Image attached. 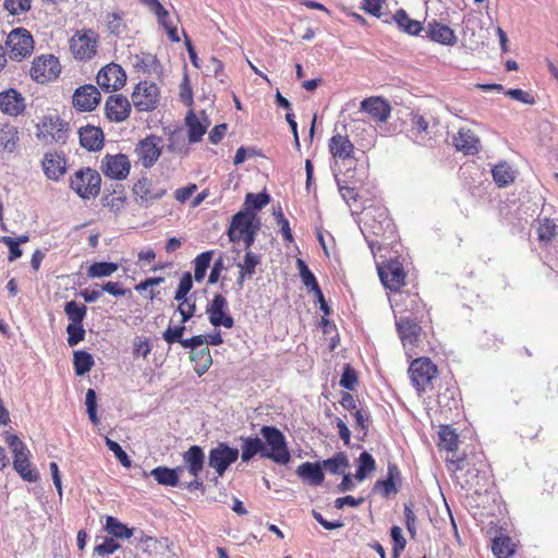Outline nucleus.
Segmentation results:
<instances>
[{
  "label": "nucleus",
  "mask_w": 558,
  "mask_h": 558,
  "mask_svg": "<svg viewBox=\"0 0 558 558\" xmlns=\"http://www.w3.org/2000/svg\"><path fill=\"white\" fill-rule=\"evenodd\" d=\"M360 229L373 253L381 250L383 245H389L396 236V226L385 207L366 208Z\"/></svg>",
  "instance_id": "obj_1"
},
{
  "label": "nucleus",
  "mask_w": 558,
  "mask_h": 558,
  "mask_svg": "<svg viewBox=\"0 0 558 558\" xmlns=\"http://www.w3.org/2000/svg\"><path fill=\"white\" fill-rule=\"evenodd\" d=\"M259 434L264 441V458L277 464H288L291 454L283 433L276 426L265 425L260 428Z\"/></svg>",
  "instance_id": "obj_2"
},
{
  "label": "nucleus",
  "mask_w": 558,
  "mask_h": 558,
  "mask_svg": "<svg viewBox=\"0 0 558 558\" xmlns=\"http://www.w3.org/2000/svg\"><path fill=\"white\" fill-rule=\"evenodd\" d=\"M70 187L82 198H96L101 189L99 172L89 167L81 168L70 177Z\"/></svg>",
  "instance_id": "obj_3"
},
{
  "label": "nucleus",
  "mask_w": 558,
  "mask_h": 558,
  "mask_svg": "<svg viewBox=\"0 0 558 558\" xmlns=\"http://www.w3.org/2000/svg\"><path fill=\"white\" fill-rule=\"evenodd\" d=\"M5 442L13 452V468L20 474V476L27 482H36L38 480V473L31 468L29 463V450L25 444L13 434L5 436Z\"/></svg>",
  "instance_id": "obj_4"
},
{
  "label": "nucleus",
  "mask_w": 558,
  "mask_h": 558,
  "mask_svg": "<svg viewBox=\"0 0 558 558\" xmlns=\"http://www.w3.org/2000/svg\"><path fill=\"white\" fill-rule=\"evenodd\" d=\"M69 123L57 114L45 116L37 124V137L46 144H64L68 140Z\"/></svg>",
  "instance_id": "obj_5"
},
{
  "label": "nucleus",
  "mask_w": 558,
  "mask_h": 558,
  "mask_svg": "<svg viewBox=\"0 0 558 558\" xmlns=\"http://www.w3.org/2000/svg\"><path fill=\"white\" fill-rule=\"evenodd\" d=\"M409 375L412 385L418 393H422L432 389L433 379L437 376V367L428 357H420L411 363Z\"/></svg>",
  "instance_id": "obj_6"
},
{
  "label": "nucleus",
  "mask_w": 558,
  "mask_h": 558,
  "mask_svg": "<svg viewBox=\"0 0 558 558\" xmlns=\"http://www.w3.org/2000/svg\"><path fill=\"white\" fill-rule=\"evenodd\" d=\"M239 454L238 448H232L226 442H218L209 450L208 466L214 469L217 474L211 480L215 484L218 483V477L223 476L228 468L238 460Z\"/></svg>",
  "instance_id": "obj_7"
},
{
  "label": "nucleus",
  "mask_w": 558,
  "mask_h": 558,
  "mask_svg": "<svg viewBox=\"0 0 558 558\" xmlns=\"http://www.w3.org/2000/svg\"><path fill=\"white\" fill-rule=\"evenodd\" d=\"M5 47L12 60L21 61L33 52L34 40L27 29L17 27L7 36Z\"/></svg>",
  "instance_id": "obj_8"
},
{
  "label": "nucleus",
  "mask_w": 558,
  "mask_h": 558,
  "mask_svg": "<svg viewBox=\"0 0 558 558\" xmlns=\"http://www.w3.org/2000/svg\"><path fill=\"white\" fill-rule=\"evenodd\" d=\"M260 220L257 218L256 213L248 208H243L232 216L230 226L227 234L232 243L241 241V234L248 232L250 230H259Z\"/></svg>",
  "instance_id": "obj_9"
},
{
  "label": "nucleus",
  "mask_w": 558,
  "mask_h": 558,
  "mask_svg": "<svg viewBox=\"0 0 558 558\" xmlns=\"http://www.w3.org/2000/svg\"><path fill=\"white\" fill-rule=\"evenodd\" d=\"M60 72V62L58 58L52 54H43L35 58L31 68L32 78L40 84L56 80Z\"/></svg>",
  "instance_id": "obj_10"
},
{
  "label": "nucleus",
  "mask_w": 558,
  "mask_h": 558,
  "mask_svg": "<svg viewBox=\"0 0 558 558\" xmlns=\"http://www.w3.org/2000/svg\"><path fill=\"white\" fill-rule=\"evenodd\" d=\"M98 37L92 29L77 32L70 40V49L75 59L89 60L97 52Z\"/></svg>",
  "instance_id": "obj_11"
},
{
  "label": "nucleus",
  "mask_w": 558,
  "mask_h": 558,
  "mask_svg": "<svg viewBox=\"0 0 558 558\" xmlns=\"http://www.w3.org/2000/svg\"><path fill=\"white\" fill-rule=\"evenodd\" d=\"M163 141L160 136L148 135L141 140L135 147V155L144 168L150 169L159 159Z\"/></svg>",
  "instance_id": "obj_12"
},
{
  "label": "nucleus",
  "mask_w": 558,
  "mask_h": 558,
  "mask_svg": "<svg viewBox=\"0 0 558 558\" xmlns=\"http://www.w3.org/2000/svg\"><path fill=\"white\" fill-rule=\"evenodd\" d=\"M377 270L380 281L386 289L399 291L404 284L405 272L400 260L390 258L386 263L378 264Z\"/></svg>",
  "instance_id": "obj_13"
},
{
  "label": "nucleus",
  "mask_w": 558,
  "mask_h": 558,
  "mask_svg": "<svg viewBox=\"0 0 558 558\" xmlns=\"http://www.w3.org/2000/svg\"><path fill=\"white\" fill-rule=\"evenodd\" d=\"M132 101L138 111H151L159 101V88L153 82H141L132 94Z\"/></svg>",
  "instance_id": "obj_14"
},
{
  "label": "nucleus",
  "mask_w": 558,
  "mask_h": 558,
  "mask_svg": "<svg viewBox=\"0 0 558 558\" xmlns=\"http://www.w3.org/2000/svg\"><path fill=\"white\" fill-rule=\"evenodd\" d=\"M133 193L135 195L136 203L141 207L147 208L153 205L154 202L162 198L166 195L167 190L161 186H155L147 177H143L134 184Z\"/></svg>",
  "instance_id": "obj_15"
},
{
  "label": "nucleus",
  "mask_w": 558,
  "mask_h": 558,
  "mask_svg": "<svg viewBox=\"0 0 558 558\" xmlns=\"http://www.w3.org/2000/svg\"><path fill=\"white\" fill-rule=\"evenodd\" d=\"M100 169L110 179L124 180L130 173L131 163L124 154H107L101 160Z\"/></svg>",
  "instance_id": "obj_16"
},
{
  "label": "nucleus",
  "mask_w": 558,
  "mask_h": 558,
  "mask_svg": "<svg viewBox=\"0 0 558 558\" xmlns=\"http://www.w3.org/2000/svg\"><path fill=\"white\" fill-rule=\"evenodd\" d=\"M125 81L126 74L124 70L116 63L104 66L96 76L98 86L106 92L120 89L124 86Z\"/></svg>",
  "instance_id": "obj_17"
},
{
  "label": "nucleus",
  "mask_w": 558,
  "mask_h": 558,
  "mask_svg": "<svg viewBox=\"0 0 558 558\" xmlns=\"http://www.w3.org/2000/svg\"><path fill=\"white\" fill-rule=\"evenodd\" d=\"M227 311L228 302L222 294H216L206 307L208 319L214 327L223 326L226 328H232L234 326V319Z\"/></svg>",
  "instance_id": "obj_18"
},
{
  "label": "nucleus",
  "mask_w": 558,
  "mask_h": 558,
  "mask_svg": "<svg viewBox=\"0 0 558 558\" xmlns=\"http://www.w3.org/2000/svg\"><path fill=\"white\" fill-rule=\"evenodd\" d=\"M101 95L92 84L80 86L72 96L73 106L80 111H93L100 102Z\"/></svg>",
  "instance_id": "obj_19"
},
{
  "label": "nucleus",
  "mask_w": 558,
  "mask_h": 558,
  "mask_svg": "<svg viewBox=\"0 0 558 558\" xmlns=\"http://www.w3.org/2000/svg\"><path fill=\"white\" fill-rule=\"evenodd\" d=\"M397 331L404 348L412 350L418 342L421 326L415 319L405 316L396 320Z\"/></svg>",
  "instance_id": "obj_20"
},
{
  "label": "nucleus",
  "mask_w": 558,
  "mask_h": 558,
  "mask_svg": "<svg viewBox=\"0 0 558 558\" xmlns=\"http://www.w3.org/2000/svg\"><path fill=\"white\" fill-rule=\"evenodd\" d=\"M26 108L25 98L14 88L0 93V110L8 116L17 117Z\"/></svg>",
  "instance_id": "obj_21"
},
{
  "label": "nucleus",
  "mask_w": 558,
  "mask_h": 558,
  "mask_svg": "<svg viewBox=\"0 0 558 558\" xmlns=\"http://www.w3.org/2000/svg\"><path fill=\"white\" fill-rule=\"evenodd\" d=\"M105 108L107 118L113 122L126 120L131 112V104L128 98L122 95L109 96Z\"/></svg>",
  "instance_id": "obj_22"
},
{
  "label": "nucleus",
  "mask_w": 558,
  "mask_h": 558,
  "mask_svg": "<svg viewBox=\"0 0 558 558\" xmlns=\"http://www.w3.org/2000/svg\"><path fill=\"white\" fill-rule=\"evenodd\" d=\"M45 175L49 180H59L65 173L66 161L63 155L58 153H46L41 160Z\"/></svg>",
  "instance_id": "obj_23"
},
{
  "label": "nucleus",
  "mask_w": 558,
  "mask_h": 558,
  "mask_svg": "<svg viewBox=\"0 0 558 558\" xmlns=\"http://www.w3.org/2000/svg\"><path fill=\"white\" fill-rule=\"evenodd\" d=\"M361 110L378 122H386L390 117V105L380 97H369L361 102Z\"/></svg>",
  "instance_id": "obj_24"
},
{
  "label": "nucleus",
  "mask_w": 558,
  "mask_h": 558,
  "mask_svg": "<svg viewBox=\"0 0 558 558\" xmlns=\"http://www.w3.org/2000/svg\"><path fill=\"white\" fill-rule=\"evenodd\" d=\"M80 143L88 151H98L104 147V132L100 128L86 125L80 129Z\"/></svg>",
  "instance_id": "obj_25"
},
{
  "label": "nucleus",
  "mask_w": 558,
  "mask_h": 558,
  "mask_svg": "<svg viewBox=\"0 0 558 558\" xmlns=\"http://www.w3.org/2000/svg\"><path fill=\"white\" fill-rule=\"evenodd\" d=\"M329 150L333 158L348 160L354 158V145L351 143L348 136L340 134L333 135L329 140Z\"/></svg>",
  "instance_id": "obj_26"
},
{
  "label": "nucleus",
  "mask_w": 558,
  "mask_h": 558,
  "mask_svg": "<svg viewBox=\"0 0 558 558\" xmlns=\"http://www.w3.org/2000/svg\"><path fill=\"white\" fill-rule=\"evenodd\" d=\"M453 144L458 150L466 155H474L480 149L478 137L469 129H460L453 137Z\"/></svg>",
  "instance_id": "obj_27"
},
{
  "label": "nucleus",
  "mask_w": 558,
  "mask_h": 558,
  "mask_svg": "<svg viewBox=\"0 0 558 558\" xmlns=\"http://www.w3.org/2000/svg\"><path fill=\"white\" fill-rule=\"evenodd\" d=\"M183 462L187 472L192 476L197 477L203 471L205 463L203 449L197 445L191 446L187 451L183 453Z\"/></svg>",
  "instance_id": "obj_28"
},
{
  "label": "nucleus",
  "mask_w": 558,
  "mask_h": 558,
  "mask_svg": "<svg viewBox=\"0 0 558 558\" xmlns=\"http://www.w3.org/2000/svg\"><path fill=\"white\" fill-rule=\"evenodd\" d=\"M296 475L312 486H318L324 482V472L318 462H304L296 468Z\"/></svg>",
  "instance_id": "obj_29"
},
{
  "label": "nucleus",
  "mask_w": 558,
  "mask_h": 558,
  "mask_svg": "<svg viewBox=\"0 0 558 558\" xmlns=\"http://www.w3.org/2000/svg\"><path fill=\"white\" fill-rule=\"evenodd\" d=\"M183 472V466L170 469L168 466H157L150 471V475L156 482L163 486H179L180 474Z\"/></svg>",
  "instance_id": "obj_30"
},
{
  "label": "nucleus",
  "mask_w": 558,
  "mask_h": 558,
  "mask_svg": "<svg viewBox=\"0 0 558 558\" xmlns=\"http://www.w3.org/2000/svg\"><path fill=\"white\" fill-rule=\"evenodd\" d=\"M400 480V470L395 463L388 464L387 478L375 483L374 489H380L384 497H389L398 493L396 481Z\"/></svg>",
  "instance_id": "obj_31"
},
{
  "label": "nucleus",
  "mask_w": 558,
  "mask_h": 558,
  "mask_svg": "<svg viewBox=\"0 0 558 558\" xmlns=\"http://www.w3.org/2000/svg\"><path fill=\"white\" fill-rule=\"evenodd\" d=\"M427 33L432 40L442 45L452 46L457 41L454 32L449 26L437 22L428 24Z\"/></svg>",
  "instance_id": "obj_32"
},
{
  "label": "nucleus",
  "mask_w": 558,
  "mask_h": 558,
  "mask_svg": "<svg viewBox=\"0 0 558 558\" xmlns=\"http://www.w3.org/2000/svg\"><path fill=\"white\" fill-rule=\"evenodd\" d=\"M241 441V459L243 462L251 461L257 454L264 458V441L259 437H242Z\"/></svg>",
  "instance_id": "obj_33"
},
{
  "label": "nucleus",
  "mask_w": 558,
  "mask_h": 558,
  "mask_svg": "<svg viewBox=\"0 0 558 558\" xmlns=\"http://www.w3.org/2000/svg\"><path fill=\"white\" fill-rule=\"evenodd\" d=\"M105 530L112 537L120 539H128L135 536V529L129 527L124 523L120 522L117 518L108 515L106 518Z\"/></svg>",
  "instance_id": "obj_34"
},
{
  "label": "nucleus",
  "mask_w": 558,
  "mask_h": 558,
  "mask_svg": "<svg viewBox=\"0 0 558 558\" xmlns=\"http://www.w3.org/2000/svg\"><path fill=\"white\" fill-rule=\"evenodd\" d=\"M398 27L409 35H417L422 31V25L418 21L411 19L403 9L397 10L391 16Z\"/></svg>",
  "instance_id": "obj_35"
},
{
  "label": "nucleus",
  "mask_w": 558,
  "mask_h": 558,
  "mask_svg": "<svg viewBox=\"0 0 558 558\" xmlns=\"http://www.w3.org/2000/svg\"><path fill=\"white\" fill-rule=\"evenodd\" d=\"M134 66L149 75H158L161 71V65L157 57L146 52L135 56Z\"/></svg>",
  "instance_id": "obj_36"
},
{
  "label": "nucleus",
  "mask_w": 558,
  "mask_h": 558,
  "mask_svg": "<svg viewBox=\"0 0 558 558\" xmlns=\"http://www.w3.org/2000/svg\"><path fill=\"white\" fill-rule=\"evenodd\" d=\"M493 179L499 187L511 184L515 179V171L506 161L499 162L492 170Z\"/></svg>",
  "instance_id": "obj_37"
},
{
  "label": "nucleus",
  "mask_w": 558,
  "mask_h": 558,
  "mask_svg": "<svg viewBox=\"0 0 558 558\" xmlns=\"http://www.w3.org/2000/svg\"><path fill=\"white\" fill-rule=\"evenodd\" d=\"M186 125L189 128V142L197 143L202 140L204 134L206 133L207 126L209 124L206 119V123L203 124L198 118L194 114L193 111H190L186 116Z\"/></svg>",
  "instance_id": "obj_38"
},
{
  "label": "nucleus",
  "mask_w": 558,
  "mask_h": 558,
  "mask_svg": "<svg viewBox=\"0 0 558 558\" xmlns=\"http://www.w3.org/2000/svg\"><path fill=\"white\" fill-rule=\"evenodd\" d=\"M95 361L90 353L78 350L73 354L74 371L77 376H83L88 373L94 366Z\"/></svg>",
  "instance_id": "obj_39"
},
{
  "label": "nucleus",
  "mask_w": 558,
  "mask_h": 558,
  "mask_svg": "<svg viewBox=\"0 0 558 558\" xmlns=\"http://www.w3.org/2000/svg\"><path fill=\"white\" fill-rule=\"evenodd\" d=\"M19 142V132L14 125L5 124L0 129V148L12 153Z\"/></svg>",
  "instance_id": "obj_40"
},
{
  "label": "nucleus",
  "mask_w": 558,
  "mask_h": 558,
  "mask_svg": "<svg viewBox=\"0 0 558 558\" xmlns=\"http://www.w3.org/2000/svg\"><path fill=\"white\" fill-rule=\"evenodd\" d=\"M191 361L196 364V373L202 376L213 364L210 350L207 347H204L199 350L196 349L192 351Z\"/></svg>",
  "instance_id": "obj_41"
},
{
  "label": "nucleus",
  "mask_w": 558,
  "mask_h": 558,
  "mask_svg": "<svg viewBox=\"0 0 558 558\" xmlns=\"http://www.w3.org/2000/svg\"><path fill=\"white\" fill-rule=\"evenodd\" d=\"M112 193L117 194V196H111V194H106L101 198V202H102V205L109 207L111 211L118 213L124 208V206L126 204V196L124 194V190L121 184H117V186Z\"/></svg>",
  "instance_id": "obj_42"
},
{
  "label": "nucleus",
  "mask_w": 558,
  "mask_h": 558,
  "mask_svg": "<svg viewBox=\"0 0 558 558\" xmlns=\"http://www.w3.org/2000/svg\"><path fill=\"white\" fill-rule=\"evenodd\" d=\"M376 469L375 459L367 451L360 453L355 478L364 481Z\"/></svg>",
  "instance_id": "obj_43"
},
{
  "label": "nucleus",
  "mask_w": 558,
  "mask_h": 558,
  "mask_svg": "<svg viewBox=\"0 0 558 558\" xmlns=\"http://www.w3.org/2000/svg\"><path fill=\"white\" fill-rule=\"evenodd\" d=\"M106 27L111 35L120 37L126 29L123 13L117 11L107 13Z\"/></svg>",
  "instance_id": "obj_44"
},
{
  "label": "nucleus",
  "mask_w": 558,
  "mask_h": 558,
  "mask_svg": "<svg viewBox=\"0 0 558 558\" xmlns=\"http://www.w3.org/2000/svg\"><path fill=\"white\" fill-rule=\"evenodd\" d=\"M118 270V264L111 262H96L93 263L87 269L89 278H104L109 277Z\"/></svg>",
  "instance_id": "obj_45"
},
{
  "label": "nucleus",
  "mask_w": 558,
  "mask_h": 558,
  "mask_svg": "<svg viewBox=\"0 0 558 558\" xmlns=\"http://www.w3.org/2000/svg\"><path fill=\"white\" fill-rule=\"evenodd\" d=\"M64 313L70 320V324H80L86 317L87 307L83 304H78L75 301H69L64 305Z\"/></svg>",
  "instance_id": "obj_46"
},
{
  "label": "nucleus",
  "mask_w": 558,
  "mask_h": 558,
  "mask_svg": "<svg viewBox=\"0 0 558 558\" xmlns=\"http://www.w3.org/2000/svg\"><path fill=\"white\" fill-rule=\"evenodd\" d=\"M439 446L447 451H454L458 448V435L453 428L444 425L439 430Z\"/></svg>",
  "instance_id": "obj_47"
},
{
  "label": "nucleus",
  "mask_w": 558,
  "mask_h": 558,
  "mask_svg": "<svg viewBox=\"0 0 558 558\" xmlns=\"http://www.w3.org/2000/svg\"><path fill=\"white\" fill-rule=\"evenodd\" d=\"M213 251H206L197 255L194 259V278L197 282L205 278L206 271L213 258Z\"/></svg>",
  "instance_id": "obj_48"
},
{
  "label": "nucleus",
  "mask_w": 558,
  "mask_h": 558,
  "mask_svg": "<svg viewBox=\"0 0 558 558\" xmlns=\"http://www.w3.org/2000/svg\"><path fill=\"white\" fill-rule=\"evenodd\" d=\"M270 202V195L266 192L257 194L247 193L244 201V208H248L252 211H257L268 205Z\"/></svg>",
  "instance_id": "obj_49"
},
{
  "label": "nucleus",
  "mask_w": 558,
  "mask_h": 558,
  "mask_svg": "<svg viewBox=\"0 0 558 558\" xmlns=\"http://www.w3.org/2000/svg\"><path fill=\"white\" fill-rule=\"evenodd\" d=\"M492 549L497 558H509L514 553L511 539L507 536L495 537L493 541Z\"/></svg>",
  "instance_id": "obj_50"
},
{
  "label": "nucleus",
  "mask_w": 558,
  "mask_h": 558,
  "mask_svg": "<svg viewBox=\"0 0 558 558\" xmlns=\"http://www.w3.org/2000/svg\"><path fill=\"white\" fill-rule=\"evenodd\" d=\"M324 468L332 474H340L349 465V460L343 452L323 461Z\"/></svg>",
  "instance_id": "obj_51"
},
{
  "label": "nucleus",
  "mask_w": 558,
  "mask_h": 558,
  "mask_svg": "<svg viewBox=\"0 0 558 558\" xmlns=\"http://www.w3.org/2000/svg\"><path fill=\"white\" fill-rule=\"evenodd\" d=\"M556 223L548 218L539 220V225L537 228V236L539 242H550L556 235Z\"/></svg>",
  "instance_id": "obj_52"
},
{
  "label": "nucleus",
  "mask_w": 558,
  "mask_h": 558,
  "mask_svg": "<svg viewBox=\"0 0 558 558\" xmlns=\"http://www.w3.org/2000/svg\"><path fill=\"white\" fill-rule=\"evenodd\" d=\"M262 262V257L258 254H255L252 251H246L243 262L238 266L240 269L244 270L247 277H252L255 274L256 266Z\"/></svg>",
  "instance_id": "obj_53"
},
{
  "label": "nucleus",
  "mask_w": 558,
  "mask_h": 558,
  "mask_svg": "<svg viewBox=\"0 0 558 558\" xmlns=\"http://www.w3.org/2000/svg\"><path fill=\"white\" fill-rule=\"evenodd\" d=\"M68 333V344L70 347H75L81 341L84 340L86 331L84 329L83 323L80 324H69L66 326Z\"/></svg>",
  "instance_id": "obj_54"
},
{
  "label": "nucleus",
  "mask_w": 558,
  "mask_h": 558,
  "mask_svg": "<svg viewBox=\"0 0 558 558\" xmlns=\"http://www.w3.org/2000/svg\"><path fill=\"white\" fill-rule=\"evenodd\" d=\"M390 536L393 541L392 557L399 558L401 551H403L407 546V541L402 535L401 527L393 525L390 530Z\"/></svg>",
  "instance_id": "obj_55"
},
{
  "label": "nucleus",
  "mask_w": 558,
  "mask_h": 558,
  "mask_svg": "<svg viewBox=\"0 0 558 558\" xmlns=\"http://www.w3.org/2000/svg\"><path fill=\"white\" fill-rule=\"evenodd\" d=\"M106 445L124 468H131L132 461L130 457L117 441L106 437Z\"/></svg>",
  "instance_id": "obj_56"
},
{
  "label": "nucleus",
  "mask_w": 558,
  "mask_h": 558,
  "mask_svg": "<svg viewBox=\"0 0 558 558\" xmlns=\"http://www.w3.org/2000/svg\"><path fill=\"white\" fill-rule=\"evenodd\" d=\"M32 0H4V9L12 15H20L31 9Z\"/></svg>",
  "instance_id": "obj_57"
},
{
  "label": "nucleus",
  "mask_w": 558,
  "mask_h": 558,
  "mask_svg": "<svg viewBox=\"0 0 558 558\" xmlns=\"http://www.w3.org/2000/svg\"><path fill=\"white\" fill-rule=\"evenodd\" d=\"M193 288V277L190 272L183 274L180 279L179 287L177 289L174 300L177 301H187V293Z\"/></svg>",
  "instance_id": "obj_58"
},
{
  "label": "nucleus",
  "mask_w": 558,
  "mask_h": 558,
  "mask_svg": "<svg viewBox=\"0 0 558 558\" xmlns=\"http://www.w3.org/2000/svg\"><path fill=\"white\" fill-rule=\"evenodd\" d=\"M184 331H185L184 325L175 326V327H172L171 325H169L168 328L162 332V339L169 344H172L175 342L181 344V341H183L182 337H183Z\"/></svg>",
  "instance_id": "obj_59"
},
{
  "label": "nucleus",
  "mask_w": 558,
  "mask_h": 558,
  "mask_svg": "<svg viewBox=\"0 0 558 558\" xmlns=\"http://www.w3.org/2000/svg\"><path fill=\"white\" fill-rule=\"evenodd\" d=\"M168 150L178 154H187L189 147L185 143L184 137L180 133H172L169 136Z\"/></svg>",
  "instance_id": "obj_60"
},
{
  "label": "nucleus",
  "mask_w": 558,
  "mask_h": 558,
  "mask_svg": "<svg viewBox=\"0 0 558 558\" xmlns=\"http://www.w3.org/2000/svg\"><path fill=\"white\" fill-rule=\"evenodd\" d=\"M357 384V376L355 369L347 364L340 379V386L347 390H354Z\"/></svg>",
  "instance_id": "obj_61"
},
{
  "label": "nucleus",
  "mask_w": 558,
  "mask_h": 558,
  "mask_svg": "<svg viewBox=\"0 0 558 558\" xmlns=\"http://www.w3.org/2000/svg\"><path fill=\"white\" fill-rule=\"evenodd\" d=\"M120 547V544L113 537H105L101 544L94 547V553L98 556H108L116 553Z\"/></svg>",
  "instance_id": "obj_62"
},
{
  "label": "nucleus",
  "mask_w": 558,
  "mask_h": 558,
  "mask_svg": "<svg viewBox=\"0 0 558 558\" xmlns=\"http://www.w3.org/2000/svg\"><path fill=\"white\" fill-rule=\"evenodd\" d=\"M0 242L8 246V248H9L8 259L10 262H13L22 256L23 252L20 248L19 241H15V238L4 235V236L0 238Z\"/></svg>",
  "instance_id": "obj_63"
},
{
  "label": "nucleus",
  "mask_w": 558,
  "mask_h": 558,
  "mask_svg": "<svg viewBox=\"0 0 558 558\" xmlns=\"http://www.w3.org/2000/svg\"><path fill=\"white\" fill-rule=\"evenodd\" d=\"M353 416L355 418L356 428H360L361 430L364 432V434H366L368 430V422L371 418V414L367 408L356 409L355 412L353 413Z\"/></svg>",
  "instance_id": "obj_64"
}]
</instances>
